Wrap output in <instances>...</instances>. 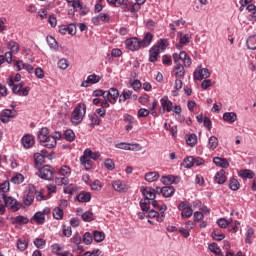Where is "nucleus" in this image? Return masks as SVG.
<instances>
[{"mask_svg": "<svg viewBox=\"0 0 256 256\" xmlns=\"http://www.w3.org/2000/svg\"><path fill=\"white\" fill-rule=\"evenodd\" d=\"M152 41H153V34L151 32H147L144 35L142 40H139V38L137 37L126 39L125 45L128 51H139V49H145V47H149Z\"/></svg>", "mask_w": 256, "mask_h": 256, "instance_id": "obj_1", "label": "nucleus"}, {"mask_svg": "<svg viewBox=\"0 0 256 256\" xmlns=\"http://www.w3.org/2000/svg\"><path fill=\"white\" fill-rule=\"evenodd\" d=\"M10 189L9 181H5L0 183V198L4 201L5 207L11 209V211H19L21 209V204L17 202V200L11 196L7 197L5 193H8Z\"/></svg>", "mask_w": 256, "mask_h": 256, "instance_id": "obj_2", "label": "nucleus"}, {"mask_svg": "<svg viewBox=\"0 0 256 256\" xmlns=\"http://www.w3.org/2000/svg\"><path fill=\"white\" fill-rule=\"evenodd\" d=\"M92 95L93 97H103V99L114 105V103H117V99H119V90L117 88H110L108 91L98 89L94 90Z\"/></svg>", "mask_w": 256, "mask_h": 256, "instance_id": "obj_3", "label": "nucleus"}, {"mask_svg": "<svg viewBox=\"0 0 256 256\" xmlns=\"http://www.w3.org/2000/svg\"><path fill=\"white\" fill-rule=\"evenodd\" d=\"M141 193L145 196V198L140 200V207L144 213H147V211H149L151 201H155V190L145 187L141 189Z\"/></svg>", "mask_w": 256, "mask_h": 256, "instance_id": "obj_4", "label": "nucleus"}, {"mask_svg": "<svg viewBox=\"0 0 256 256\" xmlns=\"http://www.w3.org/2000/svg\"><path fill=\"white\" fill-rule=\"evenodd\" d=\"M152 205L156 210H150L148 212V217L150 218L157 217L158 223H163V219H165V211H167V205L165 204L159 205V203H157V200L152 201ZM158 211L160 212V216Z\"/></svg>", "mask_w": 256, "mask_h": 256, "instance_id": "obj_5", "label": "nucleus"}, {"mask_svg": "<svg viewBox=\"0 0 256 256\" xmlns=\"http://www.w3.org/2000/svg\"><path fill=\"white\" fill-rule=\"evenodd\" d=\"M87 113V106L85 104H78L72 112L71 123L80 125L83 122V117Z\"/></svg>", "mask_w": 256, "mask_h": 256, "instance_id": "obj_6", "label": "nucleus"}, {"mask_svg": "<svg viewBox=\"0 0 256 256\" xmlns=\"http://www.w3.org/2000/svg\"><path fill=\"white\" fill-rule=\"evenodd\" d=\"M55 183L56 185H67L69 183V175H71V168L69 166H62L58 169Z\"/></svg>", "mask_w": 256, "mask_h": 256, "instance_id": "obj_7", "label": "nucleus"}, {"mask_svg": "<svg viewBox=\"0 0 256 256\" xmlns=\"http://www.w3.org/2000/svg\"><path fill=\"white\" fill-rule=\"evenodd\" d=\"M178 210L181 211L183 219H190L193 216V206L188 201L181 202L178 205Z\"/></svg>", "mask_w": 256, "mask_h": 256, "instance_id": "obj_8", "label": "nucleus"}, {"mask_svg": "<svg viewBox=\"0 0 256 256\" xmlns=\"http://www.w3.org/2000/svg\"><path fill=\"white\" fill-rule=\"evenodd\" d=\"M51 213V208H44L43 211L36 212L31 219V222L36 223L37 225H43L45 223V215Z\"/></svg>", "mask_w": 256, "mask_h": 256, "instance_id": "obj_9", "label": "nucleus"}, {"mask_svg": "<svg viewBox=\"0 0 256 256\" xmlns=\"http://www.w3.org/2000/svg\"><path fill=\"white\" fill-rule=\"evenodd\" d=\"M15 117H17L16 110L5 109L0 113V121L2 123H9V121H11V119H15Z\"/></svg>", "mask_w": 256, "mask_h": 256, "instance_id": "obj_10", "label": "nucleus"}, {"mask_svg": "<svg viewBox=\"0 0 256 256\" xmlns=\"http://www.w3.org/2000/svg\"><path fill=\"white\" fill-rule=\"evenodd\" d=\"M38 173L41 179H45L46 181H51V179H53V169L49 165L40 168Z\"/></svg>", "mask_w": 256, "mask_h": 256, "instance_id": "obj_11", "label": "nucleus"}, {"mask_svg": "<svg viewBox=\"0 0 256 256\" xmlns=\"http://www.w3.org/2000/svg\"><path fill=\"white\" fill-rule=\"evenodd\" d=\"M116 149H123L124 151H141V145L139 144H130L121 142L115 145Z\"/></svg>", "mask_w": 256, "mask_h": 256, "instance_id": "obj_12", "label": "nucleus"}, {"mask_svg": "<svg viewBox=\"0 0 256 256\" xmlns=\"http://www.w3.org/2000/svg\"><path fill=\"white\" fill-rule=\"evenodd\" d=\"M211 77V73L207 68H200L194 71V79L197 81H202V79H209Z\"/></svg>", "mask_w": 256, "mask_h": 256, "instance_id": "obj_13", "label": "nucleus"}, {"mask_svg": "<svg viewBox=\"0 0 256 256\" xmlns=\"http://www.w3.org/2000/svg\"><path fill=\"white\" fill-rule=\"evenodd\" d=\"M21 144L24 149H31L35 145V136L31 134H26L21 139Z\"/></svg>", "mask_w": 256, "mask_h": 256, "instance_id": "obj_14", "label": "nucleus"}, {"mask_svg": "<svg viewBox=\"0 0 256 256\" xmlns=\"http://www.w3.org/2000/svg\"><path fill=\"white\" fill-rule=\"evenodd\" d=\"M101 81V76L92 74L87 77V80L82 81L81 87H89V85H95Z\"/></svg>", "mask_w": 256, "mask_h": 256, "instance_id": "obj_15", "label": "nucleus"}, {"mask_svg": "<svg viewBox=\"0 0 256 256\" xmlns=\"http://www.w3.org/2000/svg\"><path fill=\"white\" fill-rule=\"evenodd\" d=\"M178 37L180 38V41L176 44V49H182L184 45L191 42V35L189 34L183 35V32H178Z\"/></svg>", "mask_w": 256, "mask_h": 256, "instance_id": "obj_16", "label": "nucleus"}, {"mask_svg": "<svg viewBox=\"0 0 256 256\" xmlns=\"http://www.w3.org/2000/svg\"><path fill=\"white\" fill-rule=\"evenodd\" d=\"M160 103L163 109V113H165V111H167V113H171V111H173V102L169 100V97H162Z\"/></svg>", "mask_w": 256, "mask_h": 256, "instance_id": "obj_17", "label": "nucleus"}, {"mask_svg": "<svg viewBox=\"0 0 256 256\" xmlns=\"http://www.w3.org/2000/svg\"><path fill=\"white\" fill-rule=\"evenodd\" d=\"M180 181H181V177L174 176V175L162 176L161 178V182L164 185H171L173 183L177 185V183H179Z\"/></svg>", "mask_w": 256, "mask_h": 256, "instance_id": "obj_18", "label": "nucleus"}, {"mask_svg": "<svg viewBox=\"0 0 256 256\" xmlns=\"http://www.w3.org/2000/svg\"><path fill=\"white\" fill-rule=\"evenodd\" d=\"M7 84L9 85V87H12V92L15 95H19V93H21V89H23V83L15 85V80H13V77H9L7 79Z\"/></svg>", "mask_w": 256, "mask_h": 256, "instance_id": "obj_19", "label": "nucleus"}, {"mask_svg": "<svg viewBox=\"0 0 256 256\" xmlns=\"http://www.w3.org/2000/svg\"><path fill=\"white\" fill-rule=\"evenodd\" d=\"M161 54V51L159 50V46H153L149 50V61L150 63H157V59L159 58V55Z\"/></svg>", "mask_w": 256, "mask_h": 256, "instance_id": "obj_20", "label": "nucleus"}, {"mask_svg": "<svg viewBox=\"0 0 256 256\" xmlns=\"http://www.w3.org/2000/svg\"><path fill=\"white\" fill-rule=\"evenodd\" d=\"M35 201V188H29L27 194L24 196V204L32 205Z\"/></svg>", "mask_w": 256, "mask_h": 256, "instance_id": "obj_21", "label": "nucleus"}, {"mask_svg": "<svg viewBox=\"0 0 256 256\" xmlns=\"http://www.w3.org/2000/svg\"><path fill=\"white\" fill-rule=\"evenodd\" d=\"M112 187L115 191H118V193H121L123 191H127V185L125 182L121 180H115L112 182Z\"/></svg>", "mask_w": 256, "mask_h": 256, "instance_id": "obj_22", "label": "nucleus"}, {"mask_svg": "<svg viewBox=\"0 0 256 256\" xmlns=\"http://www.w3.org/2000/svg\"><path fill=\"white\" fill-rule=\"evenodd\" d=\"M41 143L44 147H47V149H53V148L57 147V141L55 140V138L52 135H50V137L46 138V140H42Z\"/></svg>", "mask_w": 256, "mask_h": 256, "instance_id": "obj_23", "label": "nucleus"}, {"mask_svg": "<svg viewBox=\"0 0 256 256\" xmlns=\"http://www.w3.org/2000/svg\"><path fill=\"white\" fill-rule=\"evenodd\" d=\"M80 163L87 170H89V169H91V167H93V162L91 161V158L88 155H86L85 151H84L83 156L80 157Z\"/></svg>", "mask_w": 256, "mask_h": 256, "instance_id": "obj_24", "label": "nucleus"}, {"mask_svg": "<svg viewBox=\"0 0 256 256\" xmlns=\"http://www.w3.org/2000/svg\"><path fill=\"white\" fill-rule=\"evenodd\" d=\"M215 183H218V185H223L227 181V176H225V170H220L216 173L214 177Z\"/></svg>", "mask_w": 256, "mask_h": 256, "instance_id": "obj_25", "label": "nucleus"}, {"mask_svg": "<svg viewBox=\"0 0 256 256\" xmlns=\"http://www.w3.org/2000/svg\"><path fill=\"white\" fill-rule=\"evenodd\" d=\"M92 236L96 243H103L105 241V232L103 231L94 230Z\"/></svg>", "mask_w": 256, "mask_h": 256, "instance_id": "obj_26", "label": "nucleus"}, {"mask_svg": "<svg viewBox=\"0 0 256 256\" xmlns=\"http://www.w3.org/2000/svg\"><path fill=\"white\" fill-rule=\"evenodd\" d=\"M213 163H215L217 167H222V169H227V167H229V161L225 158L215 157Z\"/></svg>", "mask_w": 256, "mask_h": 256, "instance_id": "obj_27", "label": "nucleus"}, {"mask_svg": "<svg viewBox=\"0 0 256 256\" xmlns=\"http://www.w3.org/2000/svg\"><path fill=\"white\" fill-rule=\"evenodd\" d=\"M174 73L177 79H183V77H185V67L181 64H176L174 67Z\"/></svg>", "mask_w": 256, "mask_h": 256, "instance_id": "obj_28", "label": "nucleus"}, {"mask_svg": "<svg viewBox=\"0 0 256 256\" xmlns=\"http://www.w3.org/2000/svg\"><path fill=\"white\" fill-rule=\"evenodd\" d=\"M239 177L242 179H253L255 177V172L249 169L240 170L238 172Z\"/></svg>", "mask_w": 256, "mask_h": 256, "instance_id": "obj_29", "label": "nucleus"}, {"mask_svg": "<svg viewBox=\"0 0 256 256\" xmlns=\"http://www.w3.org/2000/svg\"><path fill=\"white\" fill-rule=\"evenodd\" d=\"M46 41H47L50 49H52V51H58L59 50V44L57 43V40L55 39V37L47 36Z\"/></svg>", "mask_w": 256, "mask_h": 256, "instance_id": "obj_30", "label": "nucleus"}, {"mask_svg": "<svg viewBox=\"0 0 256 256\" xmlns=\"http://www.w3.org/2000/svg\"><path fill=\"white\" fill-rule=\"evenodd\" d=\"M223 120L228 123H235L237 121V113L235 112H225L223 114Z\"/></svg>", "mask_w": 256, "mask_h": 256, "instance_id": "obj_31", "label": "nucleus"}, {"mask_svg": "<svg viewBox=\"0 0 256 256\" xmlns=\"http://www.w3.org/2000/svg\"><path fill=\"white\" fill-rule=\"evenodd\" d=\"M77 201L80 203H89L91 201V193L90 192H81L77 196Z\"/></svg>", "mask_w": 256, "mask_h": 256, "instance_id": "obj_32", "label": "nucleus"}, {"mask_svg": "<svg viewBox=\"0 0 256 256\" xmlns=\"http://www.w3.org/2000/svg\"><path fill=\"white\" fill-rule=\"evenodd\" d=\"M160 192L162 193L163 197H172L175 193V188L173 186H164L161 188Z\"/></svg>", "mask_w": 256, "mask_h": 256, "instance_id": "obj_33", "label": "nucleus"}, {"mask_svg": "<svg viewBox=\"0 0 256 256\" xmlns=\"http://www.w3.org/2000/svg\"><path fill=\"white\" fill-rule=\"evenodd\" d=\"M51 135H49V129L47 127H44V128H41L39 131H38V139L40 141V143L42 141H45L47 140L48 137H50Z\"/></svg>", "mask_w": 256, "mask_h": 256, "instance_id": "obj_34", "label": "nucleus"}, {"mask_svg": "<svg viewBox=\"0 0 256 256\" xmlns=\"http://www.w3.org/2000/svg\"><path fill=\"white\" fill-rule=\"evenodd\" d=\"M157 179H159L158 172H148L145 174V181L148 183H153L154 181H157Z\"/></svg>", "mask_w": 256, "mask_h": 256, "instance_id": "obj_35", "label": "nucleus"}, {"mask_svg": "<svg viewBox=\"0 0 256 256\" xmlns=\"http://www.w3.org/2000/svg\"><path fill=\"white\" fill-rule=\"evenodd\" d=\"M52 215L54 219H56L57 221L63 219V215H64L63 208L55 207L52 211Z\"/></svg>", "mask_w": 256, "mask_h": 256, "instance_id": "obj_36", "label": "nucleus"}, {"mask_svg": "<svg viewBox=\"0 0 256 256\" xmlns=\"http://www.w3.org/2000/svg\"><path fill=\"white\" fill-rule=\"evenodd\" d=\"M247 48L255 51L256 49V35L250 36L246 41Z\"/></svg>", "mask_w": 256, "mask_h": 256, "instance_id": "obj_37", "label": "nucleus"}, {"mask_svg": "<svg viewBox=\"0 0 256 256\" xmlns=\"http://www.w3.org/2000/svg\"><path fill=\"white\" fill-rule=\"evenodd\" d=\"M11 183H14V185H21L25 181V176L21 173H17L15 176L11 178Z\"/></svg>", "mask_w": 256, "mask_h": 256, "instance_id": "obj_38", "label": "nucleus"}, {"mask_svg": "<svg viewBox=\"0 0 256 256\" xmlns=\"http://www.w3.org/2000/svg\"><path fill=\"white\" fill-rule=\"evenodd\" d=\"M218 145H219V139H217V137L215 136H211L208 140V149H212L213 151L217 149Z\"/></svg>", "mask_w": 256, "mask_h": 256, "instance_id": "obj_39", "label": "nucleus"}, {"mask_svg": "<svg viewBox=\"0 0 256 256\" xmlns=\"http://www.w3.org/2000/svg\"><path fill=\"white\" fill-rule=\"evenodd\" d=\"M182 165L185 169H191V167L195 165V158H193V156L187 157L183 160Z\"/></svg>", "mask_w": 256, "mask_h": 256, "instance_id": "obj_40", "label": "nucleus"}, {"mask_svg": "<svg viewBox=\"0 0 256 256\" xmlns=\"http://www.w3.org/2000/svg\"><path fill=\"white\" fill-rule=\"evenodd\" d=\"M35 165L39 167L42 163H45V156L41 153L34 154Z\"/></svg>", "mask_w": 256, "mask_h": 256, "instance_id": "obj_41", "label": "nucleus"}, {"mask_svg": "<svg viewBox=\"0 0 256 256\" xmlns=\"http://www.w3.org/2000/svg\"><path fill=\"white\" fill-rule=\"evenodd\" d=\"M82 241L85 245H91L93 243V234L86 232L82 237Z\"/></svg>", "mask_w": 256, "mask_h": 256, "instance_id": "obj_42", "label": "nucleus"}, {"mask_svg": "<svg viewBox=\"0 0 256 256\" xmlns=\"http://www.w3.org/2000/svg\"><path fill=\"white\" fill-rule=\"evenodd\" d=\"M186 143L189 145V147H195L197 145V135L190 134L188 139H186Z\"/></svg>", "mask_w": 256, "mask_h": 256, "instance_id": "obj_43", "label": "nucleus"}, {"mask_svg": "<svg viewBox=\"0 0 256 256\" xmlns=\"http://www.w3.org/2000/svg\"><path fill=\"white\" fill-rule=\"evenodd\" d=\"M131 95H133V91L131 90H124L122 92V94L120 95L119 101H123V103H125V101H127V99H131Z\"/></svg>", "mask_w": 256, "mask_h": 256, "instance_id": "obj_44", "label": "nucleus"}, {"mask_svg": "<svg viewBox=\"0 0 256 256\" xmlns=\"http://www.w3.org/2000/svg\"><path fill=\"white\" fill-rule=\"evenodd\" d=\"M208 249L209 251H211V253H214L215 255L221 254V248L215 242L209 244Z\"/></svg>", "mask_w": 256, "mask_h": 256, "instance_id": "obj_45", "label": "nucleus"}, {"mask_svg": "<svg viewBox=\"0 0 256 256\" xmlns=\"http://www.w3.org/2000/svg\"><path fill=\"white\" fill-rule=\"evenodd\" d=\"M64 138L66 141H69L70 143L75 141V132L73 130L69 129L64 132Z\"/></svg>", "mask_w": 256, "mask_h": 256, "instance_id": "obj_46", "label": "nucleus"}, {"mask_svg": "<svg viewBox=\"0 0 256 256\" xmlns=\"http://www.w3.org/2000/svg\"><path fill=\"white\" fill-rule=\"evenodd\" d=\"M253 235H255V230H253V228H249L246 231L245 243L251 245L253 243V241H251V239H253Z\"/></svg>", "mask_w": 256, "mask_h": 256, "instance_id": "obj_47", "label": "nucleus"}, {"mask_svg": "<svg viewBox=\"0 0 256 256\" xmlns=\"http://www.w3.org/2000/svg\"><path fill=\"white\" fill-rule=\"evenodd\" d=\"M84 152L90 157V159H93V161H97V159L101 157L99 152H93L91 149H86Z\"/></svg>", "mask_w": 256, "mask_h": 256, "instance_id": "obj_48", "label": "nucleus"}, {"mask_svg": "<svg viewBox=\"0 0 256 256\" xmlns=\"http://www.w3.org/2000/svg\"><path fill=\"white\" fill-rule=\"evenodd\" d=\"M82 219L86 222V223H91V221H93L95 218L93 216V212L91 211H86L82 214Z\"/></svg>", "mask_w": 256, "mask_h": 256, "instance_id": "obj_49", "label": "nucleus"}, {"mask_svg": "<svg viewBox=\"0 0 256 256\" xmlns=\"http://www.w3.org/2000/svg\"><path fill=\"white\" fill-rule=\"evenodd\" d=\"M229 187L232 191H239V187H240L239 180L235 178L230 179Z\"/></svg>", "mask_w": 256, "mask_h": 256, "instance_id": "obj_50", "label": "nucleus"}, {"mask_svg": "<svg viewBox=\"0 0 256 256\" xmlns=\"http://www.w3.org/2000/svg\"><path fill=\"white\" fill-rule=\"evenodd\" d=\"M169 46V42H167V39H160L157 45L154 47H159V51H165L167 47Z\"/></svg>", "mask_w": 256, "mask_h": 256, "instance_id": "obj_51", "label": "nucleus"}, {"mask_svg": "<svg viewBox=\"0 0 256 256\" xmlns=\"http://www.w3.org/2000/svg\"><path fill=\"white\" fill-rule=\"evenodd\" d=\"M8 47H10V53H19V44H17V42H9Z\"/></svg>", "mask_w": 256, "mask_h": 256, "instance_id": "obj_52", "label": "nucleus"}, {"mask_svg": "<svg viewBox=\"0 0 256 256\" xmlns=\"http://www.w3.org/2000/svg\"><path fill=\"white\" fill-rule=\"evenodd\" d=\"M58 67L59 69H67L69 67V60L68 59H65V58H62L58 61Z\"/></svg>", "mask_w": 256, "mask_h": 256, "instance_id": "obj_53", "label": "nucleus"}, {"mask_svg": "<svg viewBox=\"0 0 256 256\" xmlns=\"http://www.w3.org/2000/svg\"><path fill=\"white\" fill-rule=\"evenodd\" d=\"M174 63H179V61H183V57H185V51H181L179 54L174 53L172 55Z\"/></svg>", "mask_w": 256, "mask_h": 256, "instance_id": "obj_54", "label": "nucleus"}, {"mask_svg": "<svg viewBox=\"0 0 256 256\" xmlns=\"http://www.w3.org/2000/svg\"><path fill=\"white\" fill-rule=\"evenodd\" d=\"M15 223H18L19 225H27V223H29V218L25 216H17L15 218Z\"/></svg>", "mask_w": 256, "mask_h": 256, "instance_id": "obj_55", "label": "nucleus"}, {"mask_svg": "<svg viewBox=\"0 0 256 256\" xmlns=\"http://www.w3.org/2000/svg\"><path fill=\"white\" fill-rule=\"evenodd\" d=\"M92 191H101L103 186L101 185V181L95 180L92 184H90Z\"/></svg>", "mask_w": 256, "mask_h": 256, "instance_id": "obj_56", "label": "nucleus"}, {"mask_svg": "<svg viewBox=\"0 0 256 256\" xmlns=\"http://www.w3.org/2000/svg\"><path fill=\"white\" fill-rule=\"evenodd\" d=\"M34 245H35V247H37V249H43V247H45V245H46V242L42 238H36L34 240Z\"/></svg>", "mask_w": 256, "mask_h": 256, "instance_id": "obj_57", "label": "nucleus"}, {"mask_svg": "<svg viewBox=\"0 0 256 256\" xmlns=\"http://www.w3.org/2000/svg\"><path fill=\"white\" fill-rule=\"evenodd\" d=\"M123 121H124V123H128L130 125H135V117H133L129 114L123 115Z\"/></svg>", "mask_w": 256, "mask_h": 256, "instance_id": "obj_58", "label": "nucleus"}, {"mask_svg": "<svg viewBox=\"0 0 256 256\" xmlns=\"http://www.w3.org/2000/svg\"><path fill=\"white\" fill-rule=\"evenodd\" d=\"M28 245L29 244L26 242V240H18L17 242V248L19 249V251H25Z\"/></svg>", "mask_w": 256, "mask_h": 256, "instance_id": "obj_59", "label": "nucleus"}, {"mask_svg": "<svg viewBox=\"0 0 256 256\" xmlns=\"http://www.w3.org/2000/svg\"><path fill=\"white\" fill-rule=\"evenodd\" d=\"M149 110L145 109V108H140L138 110V114L137 117L138 119H141V117H149Z\"/></svg>", "mask_w": 256, "mask_h": 256, "instance_id": "obj_60", "label": "nucleus"}, {"mask_svg": "<svg viewBox=\"0 0 256 256\" xmlns=\"http://www.w3.org/2000/svg\"><path fill=\"white\" fill-rule=\"evenodd\" d=\"M229 221H227L225 218H220L217 221V224L221 227V229H227L229 227Z\"/></svg>", "mask_w": 256, "mask_h": 256, "instance_id": "obj_61", "label": "nucleus"}, {"mask_svg": "<svg viewBox=\"0 0 256 256\" xmlns=\"http://www.w3.org/2000/svg\"><path fill=\"white\" fill-rule=\"evenodd\" d=\"M104 165L109 171H113V169H115V162H113L111 159H106Z\"/></svg>", "mask_w": 256, "mask_h": 256, "instance_id": "obj_62", "label": "nucleus"}, {"mask_svg": "<svg viewBox=\"0 0 256 256\" xmlns=\"http://www.w3.org/2000/svg\"><path fill=\"white\" fill-rule=\"evenodd\" d=\"M91 125H99L101 123V120L99 119V116L97 114L90 115Z\"/></svg>", "mask_w": 256, "mask_h": 256, "instance_id": "obj_63", "label": "nucleus"}, {"mask_svg": "<svg viewBox=\"0 0 256 256\" xmlns=\"http://www.w3.org/2000/svg\"><path fill=\"white\" fill-rule=\"evenodd\" d=\"M182 61L184 63V67H191V57H189V55H187V52H185V57L182 58Z\"/></svg>", "mask_w": 256, "mask_h": 256, "instance_id": "obj_64", "label": "nucleus"}]
</instances>
